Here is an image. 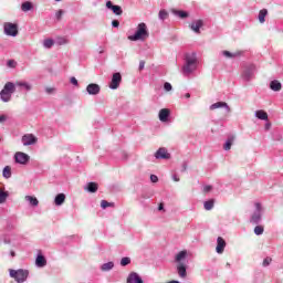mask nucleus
<instances>
[{
  "label": "nucleus",
  "instance_id": "nucleus-12",
  "mask_svg": "<svg viewBox=\"0 0 283 283\" xmlns=\"http://www.w3.org/2000/svg\"><path fill=\"white\" fill-rule=\"evenodd\" d=\"M86 92L91 96H96V95L101 94V86L98 84H94V83L88 84L86 86Z\"/></svg>",
  "mask_w": 283,
  "mask_h": 283
},
{
  "label": "nucleus",
  "instance_id": "nucleus-45",
  "mask_svg": "<svg viewBox=\"0 0 283 283\" xmlns=\"http://www.w3.org/2000/svg\"><path fill=\"white\" fill-rule=\"evenodd\" d=\"M45 92H46V94H54V92H56V88H54V87H46Z\"/></svg>",
  "mask_w": 283,
  "mask_h": 283
},
{
  "label": "nucleus",
  "instance_id": "nucleus-60",
  "mask_svg": "<svg viewBox=\"0 0 283 283\" xmlns=\"http://www.w3.org/2000/svg\"><path fill=\"white\" fill-rule=\"evenodd\" d=\"M55 1H57V2H59V1H61V0H55Z\"/></svg>",
  "mask_w": 283,
  "mask_h": 283
},
{
  "label": "nucleus",
  "instance_id": "nucleus-35",
  "mask_svg": "<svg viewBox=\"0 0 283 283\" xmlns=\"http://www.w3.org/2000/svg\"><path fill=\"white\" fill-rule=\"evenodd\" d=\"M52 45H54V40L52 39H46L43 42V46L46 48L48 50H50V48H52Z\"/></svg>",
  "mask_w": 283,
  "mask_h": 283
},
{
  "label": "nucleus",
  "instance_id": "nucleus-15",
  "mask_svg": "<svg viewBox=\"0 0 283 283\" xmlns=\"http://www.w3.org/2000/svg\"><path fill=\"white\" fill-rule=\"evenodd\" d=\"M226 247H227V241H224V239H222V237H218L217 248H216L217 253H219V254L224 253Z\"/></svg>",
  "mask_w": 283,
  "mask_h": 283
},
{
  "label": "nucleus",
  "instance_id": "nucleus-37",
  "mask_svg": "<svg viewBox=\"0 0 283 283\" xmlns=\"http://www.w3.org/2000/svg\"><path fill=\"white\" fill-rule=\"evenodd\" d=\"M127 264H132V259H129V256H124V258L120 260V265H122V266H127Z\"/></svg>",
  "mask_w": 283,
  "mask_h": 283
},
{
  "label": "nucleus",
  "instance_id": "nucleus-4",
  "mask_svg": "<svg viewBox=\"0 0 283 283\" xmlns=\"http://www.w3.org/2000/svg\"><path fill=\"white\" fill-rule=\"evenodd\" d=\"M14 92H17L14 83L7 82L4 84V87L0 92V99L3 103H10V101H12V94H14Z\"/></svg>",
  "mask_w": 283,
  "mask_h": 283
},
{
  "label": "nucleus",
  "instance_id": "nucleus-11",
  "mask_svg": "<svg viewBox=\"0 0 283 283\" xmlns=\"http://www.w3.org/2000/svg\"><path fill=\"white\" fill-rule=\"evenodd\" d=\"M15 158V163H18L19 165H28V163L30 161V156L25 153H17L14 155Z\"/></svg>",
  "mask_w": 283,
  "mask_h": 283
},
{
  "label": "nucleus",
  "instance_id": "nucleus-40",
  "mask_svg": "<svg viewBox=\"0 0 283 283\" xmlns=\"http://www.w3.org/2000/svg\"><path fill=\"white\" fill-rule=\"evenodd\" d=\"M168 15H169V13H167V11H165V10L159 11V19L161 21H165V19H167Z\"/></svg>",
  "mask_w": 283,
  "mask_h": 283
},
{
  "label": "nucleus",
  "instance_id": "nucleus-38",
  "mask_svg": "<svg viewBox=\"0 0 283 283\" xmlns=\"http://www.w3.org/2000/svg\"><path fill=\"white\" fill-rule=\"evenodd\" d=\"M102 209H107V207H114V202H108L107 200L101 201Z\"/></svg>",
  "mask_w": 283,
  "mask_h": 283
},
{
  "label": "nucleus",
  "instance_id": "nucleus-18",
  "mask_svg": "<svg viewBox=\"0 0 283 283\" xmlns=\"http://www.w3.org/2000/svg\"><path fill=\"white\" fill-rule=\"evenodd\" d=\"M205 25V22L202 20H196L190 24V29L192 32H196V34H200V28Z\"/></svg>",
  "mask_w": 283,
  "mask_h": 283
},
{
  "label": "nucleus",
  "instance_id": "nucleus-25",
  "mask_svg": "<svg viewBox=\"0 0 283 283\" xmlns=\"http://www.w3.org/2000/svg\"><path fill=\"white\" fill-rule=\"evenodd\" d=\"M63 202H65V193L56 195V197L54 199V203L56 205V207H61V205H63Z\"/></svg>",
  "mask_w": 283,
  "mask_h": 283
},
{
  "label": "nucleus",
  "instance_id": "nucleus-53",
  "mask_svg": "<svg viewBox=\"0 0 283 283\" xmlns=\"http://www.w3.org/2000/svg\"><path fill=\"white\" fill-rule=\"evenodd\" d=\"M164 209H165V206H164L163 203H160V205L158 206V211H164Z\"/></svg>",
  "mask_w": 283,
  "mask_h": 283
},
{
  "label": "nucleus",
  "instance_id": "nucleus-24",
  "mask_svg": "<svg viewBox=\"0 0 283 283\" xmlns=\"http://www.w3.org/2000/svg\"><path fill=\"white\" fill-rule=\"evenodd\" d=\"M222 54H223V56H227V59H237V56H242L241 51H238V52H234V53H231L229 51H223Z\"/></svg>",
  "mask_w": 283,
  "mask_h": 283
},
{
  "label": "nucleus",
  "instance_id": "nucleus-50",
  "mask_svg": "<svg viewBox=\"0 0 283 283\" xmlns=\"http://www.w3.org/2000/svg\"><path fill=\"white\" fill-rule=\"evenodd\" d=\"M211 189H212L211 186H205V187H203V191H205L206 193H209V191H211Z\"/></svg>",
  "mask_w": 283,
  "mask_h": 283
},
{
  "label": "nucleus",
  "instance_id": "nucleus-31",
  "mask_svg": "<svg viewBox=\"0 0 283 283\" xmlns=\"http://www.w3.org/2000/svg\"><path fill=\"white\" fill-rule=\"evenodd\" d=\"M213 205H216V201L213 199H210L208 201H205L203 207L206 211H211V209H213Z\"/></svg>",
  "mask_w": 283,
  "mask_h": 283
},
{
  "label": "nucleus",
  "instance_id": "nucleus-26",
  "mask_svg": "<svg viewBox=\"0 0 283 283\" xmlns=\"http://www.w3.org/2000/svg\"><path fill=\"white\" fill-rule=\"evenodd\" d=\"M255 116L259 120H269V114L264 111H256Z\"/></svg>",
  "mask_w": 283,
  "mask_h": 283
},
{
  "label": "nucleus",
  "instance_id": "nucleus-41",
  "mask_svg": "<svg viewBox=\"0 0 283 283\" xmlns=\"http://www.w3.org/2000/svg\"><path fill=\"white\" fill-rule=\"evenodd\" d=\"M63 14H64L63 9H60V10L55 13V17H56L57 21H61V19H63Z\"/></svg>",
  "mask_w": 283,
  "mask_h": 283
},
{
  "label": "nucleus",
  "instance_id": "nucleus-47",
  "mask_svg": "<svg viewBox=\"0 0 283 283\" xmlns=\"http://www.w3.org/2000/svg\"><path fill=\"white\" fill-rule=\"evenodd\" d=\"M8 120V115H0V123H6Z\"/></svg>",
  "mask_w": 283,
  "mask_h": 283
},
{
  "label": "nucleus",
  "instance_id": "nucleus-58",
  "mask_svg": "<svg viewBox=\"0 0 283 283\" xmlns=\"http://www.w3.org/2000/svg\"><path fill=\"white\" fill-rule=\"evenodd\" d=\"M168 283H180L179 281H176V280H172V281H170V282H168Z\"/></svg>",
  "mask_w": 283,
  "mask_h": 283
},
{
  "label": "nucleus",
  "instance_id": "nucleus-33",
  "mask_svg": "<svg viewBox=\"0 0 283 283\" xmlns=\"http://www.w3.org/2000/svg\"><path fill=\"white\" fill-rule=\"evenodd\" d=\"M102 271H112L114 269V262L109 261L107 263L102 264Z\"/></svg>",
  "mask_w": 283,
  "mask_h": 283
},
{
  "label": "nucleus",
  "instance_id": "nucleus-19",
  "mask_svg": "<svg viewBox=\"0 0 283 283\" xmlns=\"http://www.w3.org/2000/svg\"><path fill=\"white\" fill-rule=\"evenodd\" d=\"M169 114H171V112L169 111V108H163L159 111V120L161 123H167V120H169Z\"/></svg>",
  "mask_w": 283,
  "mask_h": 283
},
{
  "label": "nucleus",
  "instance_id": "nucleus-8",
  "mask_svg": "<svg viewBox=\"0 0 283 283\" xmlns=\"http://www.w3.org/2000/svg\"><path fill=\"white\" fill-rule=\"evenodd\" d=\"M253 74H255V65L250 64L243 70V73H242L243 81H251V78H253Z\"/></svg>",
  "mask_w": 283,
  "mask_h": 283
},
{
  "label": "nucleus",
  "instance_id": "nucleus-51",
  "mask_svg": "<svg viewBox=\"0 0 283 283\" xmlns=\"http://www.w3.org/2000/svg\"><path fill=\"white\" fill-rule=\"evenodd\" d=\"M145 70V61L139 62V71Z\"/></svg>",
  "mask_w": 283,
  "mask_h": 283
},
{
  "label": "nucleus",
  "instance_id": "nucleus-56",
  "mask_svg": "<svg viewBox=\"0 0 283 283\" xmlns=\"http://www.w3.org/2000/svg\"><path fill=\"white\" fill-rule=\"evenodd\" d=\"M265 129L266 130L271 129V124H265Z\"/></svg>",
  "mask_w": 283,
  "mask_h": 283
},
{
  "label": "nucleus",
  "instance_id": "nucleus-6",
  "mask_svg": "<svg viewBox=\"0 0 283 283\" xmlns=\"http://www.w3.org/2000/svg\"><path fill=\"white\" fill-rule=\"evenodd\" d=\"M254 207H255V211L252 213L250 218V223L260 224L262 222V211H264V209L262 208V203L260 202H255Z\"/></svg>",
  "mask_w": 283,
  "mask_h": 283
},
{
  "label": "nucleus",
  "instance_id": "nucleus-30",
  "mask_svg": "<svg viewBox=\"0 0 283 283\" xmlns=\"http://www.w3.org/2000/svg\"><path fill=\"white\" fill-rule=\"evenodd\" d=\"M3 178H12V168L10 166H6L2 171Z\"/></svg>",
  "mask_w": 283,
  "mask_h": 283
},
{
  "label": "nucleus",
  "instance_id": "nucleus-3",
  "mask_svg": "<svg viewBox=\"0 0 283 283\" xmlns=\"http://www.w3.org/2000/svg\"><path fill=\"white\" fill-rule=\"evenodd\" d=\"M145 39H149V31L147 30V24L142 22L137 25V30L135 34L129 35V41H145Z\"/></svg>",
  "mask_w": 283,
  "mask_h": 283
},
{
  "label": "nucleus",
  "instance_id": "nucleus-29",
  "mask_svg": "<svg viewBox=\"0 0 283 283\" xmlns=\"http://www.w3.org/2000/svg\"><path fill=\"white\" fill-rule=\"evenodd\" d=\"M233 140H235V137H233V136H230V137L227 139L226 144L223 145V149H224L226 151H229V150L231 149V146L233 145Z\"/></svg>",
  "mask_w": 283,
  "mask_h": 283
},
{
  "label": "nucleus",
  "instance_id": "nucleus-9",
  "mask_svg": "<svg viewBox=\"0 0 283 283\" xmlns=\"http://www.w3.org/2000/svg\"><path fill=\"white\" fill-rule=\"evenodd\" d=\"M123 81V75L120 73H114L109 84L111 90H118L120 87V82Z\"/></svg>",
  "mask_w": 283,
  "mask_h": 283
},
{
  "label": "nucleus",
  "instance_id": "nucleus-10",
  "mask_svg": "<svg viewBox=\"0 0 283 283\" xmlns=\"http://www.w3.org/2000/svg\"><path fill=\"white\" fill-rule=\"evenodd\" d=\"M155 158L157 160H169V158H171V154L167 151V148L161 147L155 153Z\"/></svg>",
  "mask_w": 283,
  "mask_h": 283
},
{
  "label": "nucleus",
  "instance_id": "nucleus-49",
  "mask_svg": "<svg viewBox=\"0 0 283 283\" xmlns=\"http://www.w3.org/2000/svg\"><path fill=\"white\" fill-rule=\"evenodd\" d=\"M72 85H78V80L76 77H71Z\"/></svg>",
  "mask_w": 283,
  "mask_h": 283
},
{
  "label": "nucleus",
  "instance_id": "nucleus-39",
  "mask_svg": "<svg viewBox=\"0 0 283 283\" xmlns=\"http://www.w3.org/2000/svg\"><path fill=\"white\" fill-rule=\"evenodd\" d=\"M254 233H255V235H262V233H264V227H262V226H256V227L254 228Z\"/></svg>",
  "mask_w": 283,
  "mask_h": 283
},
{
  "label": "nucleus",
  "instance_id": "nucleus-46",
  "mask_svg": "<svg viewBox=\"0 0 283 283\" xmlns=\"http://www.w3.org/2000/svg\"><path fill=\"white\" fill-rule=\"evenodd\" d=\"M112 25L113 28H118L120 25V22L118 20H113Z\"/></svg>",
  "mask_w": 283,
  "mask_h": 283
},
{
  "label": "nucleus",
  "instance_id": "nucleus-44",
  "mask_svg": "<svg viewBox=\"0 0 283 283\" xmlns=\"http://www.w3.org/2000/svg\"><path fill=\"white\" fill-rule=\"evenodd\" d=\"M8 67H17V62L14 60H9L7 62Z\"/></svg>",
  "mask_w": 283,
  "mask_h": 283
},
{
  "label": "nucleus",
  "instance_id": "nucleus-59",
  "mask_svg": "<svg viewBox=\"0 0 283 283\" xmlns=\"http://www.w3.org/2000/svg\"><path fill=\"white\" fill-rule=\"evenodd\" d=\"M103 52H104L103 48H99V54H103Z\"/></svg>",
  "mask_w": 283,
  "mask_h": 283
},
{
  "label": "nucleus",
  "instance_id": "nucleus-36",
  "mask_svg": "<svg viewBox=\"0 0 283 283\" xmlns=\"http://www.w3.org/2000/svg\"><path fill=\"white\" fill-rule=\"evenodd\" d=\"M175 14L179 17V19H187V17H189V13H187V11H175Z\"/></svg>",
  "mask_w": 283,
  "mask_h": 283
},
{
  "label": "nucleus",
  "instance_id": "nucleus-54",
  "mask_svg": "<svg viewBox=\"0 0 283 283\" xmlns=\"http://www.w3.org/2000/svg\"><path fill=\"white\" fill-rule=\"evenodd\" d=\"M181 171H187V163H184V164H182V169H181Z\"/></svg>",
  "mask_w": 283,
  "mask_h": 283
},
{
  "label": "nucleus",
  "instance_id": "nucleus-1",
  "mask_svg": "<svg viewBox=\"0 0 283 283\" xmlns=\"http://www.w3.org/2000/svg\"><path fill=\"white\" fill-rule=\"evenodd\" d=\"M185 65L182 66L184 76H189V74H193L198 67V57H196V53H187L185 56Z\"/></svg>",
  "mask_w": 283,
  "mask_h": 283
},
{
  "label": "nucleus",
  "instance_id": "nucleus-34",
  "mask_svg": "<svg viewBox=\"0 0 283 283\" xmlns=\"http://www.w3.org/2000/svg\"><path fill=\"white\" fill-rule=\"evenodd\" d=\"M9 196L10 193H8V191L0 190V205H3Z\"/></svg>",
  "mask_w": 283,
  "mask_h": 283
},
{
  "label": "nucleus",
  "instance_id": "nucleus-55",
  "mask_svg": "<svg viewBox=\"0 0 283 283\" xmlns=\"http://www.w3.org/2000/svg\"><path fill=\"white\" fill-rule=\"evenodd\" d=\"M185 98H191V94L186 93V94H185Z\"/></svg>",
  "mask_w": 283,
  "mask_h": 283
},
{
  "label": "nucleus",
  "instance_id": "nucleus-13",
  "mask_svg": "<svg viewBox=\"0 0 283 283\" xmlns=\"http://www.w3.org/2000/svg\"><path fill=\"white\" fill-rule=\"evenodd\" d=\"M227 111V114H231V107H229V104H227V102H217L212 105H210V109H220L222 108Z\"/></svg>",
  "mask_w": 283,
  "mask_h": 283
},
{
  "label": "nucleus",
  "instance_id": "nucleus-21",
  "mask_svg": "<svg viewBox=\"0 0 283 283\" xmlns=\"http://www.w3.org/2000/svg\"><path fill=\"white\" fill-rule=\"evenodd\" d=\"M15 87H20V90H24L25 92H30L32 90V84L28 82H15Z\"/></svg>",
  "mask_w": 283,
  "mask_h": 283
},
{
  "label": "nucleus",
  "instance_id": "nucleus-16",
  "mask_svg": "<svg viewBox=\"0 0 283 283\" xmlns=\"http://www.w3.org/2000/svg\"><path fill=\"white\" fill-rule=\"evenodd\" d=\"M22 143H23L24 147L34 145V143H36V137H34V135H32V134L24 135L22 137Z\"/></svg>",
  "mask_w": 283,
  "mask_h": 283
},
{
  "label": "nucleus",
  "instance_id": "nucleus-17",
  "mask_svg": "<svg viewBox=\"0 0 283 283\" xmlns=\"http://www.w3.org/2000/svg\"><path fill=\"white\" fill-rule=\"evenodd\" d=\"M126 283H145V282L143 281V277L138 275V273L132 272L128 275Z\"/></svg>",
  "mask_w": 283,
  "mask_h": 283
},
{
  "label": "nucleus",
  "instance_id": "nucleus-48",
  "mask_svg": "<svg viewBox=\"0 0 283 283\" xmlns=\"http://www.w3.org/2000/svg\"><path fill=\"white\" fill-rule=\"evenodd\" d=\"M150 180H151V182H158V176L150 175Z\"/></svg>",
  "mask_w": 283,
  "mask_h": 283
},
{
  "label": "nucleus",
  "instance_id": "nucleus-52",
  "mask_svg": "<svg viewBox=\"0 0 283 283\" xmlns=\"http://www.w3.org/2000/svg\"><path fill=\"white\" fill-rule=\"evenodd\" d=\"M172 180H175V182H180V178L178 177V175H174Z\"/></svg>",
  "mask_w": 283,
  "mask_h": 283
},
{
  "label": "nucleus",
  "instance_id": "nucleus-43",
  "mask_svg": "<svg viewBox=\"0 0 283 283\" xmlns=\"http://www.w3.org/2000/svg\"><path fill=\"white\" fill-rule=\"evenodd\" d=\"M271 262H273V259H271V258H265L264 260H263V266H269L270 264H271Z\"/></svg>",
  "mask_w": 283,
  "mask_h": 283
},
{
  "label": "nucleus",
  "instance_id": "nucleus-23",
  "mask_svg": "<svg viewBox=\"0 0 283 283\" xmlns=\"http://www.w3.org/2000/svg\"><path fill=\"white\" fill-rule=\"evenodd\" d=\"M35 264H36V266L43 268V266H45V264H48V260H45V256L40 254L35 259Z\"/></svg>",
  "mask_w": 283,
  "mask_h": 283
},
{
  "label": "nucleus",
  "instance_id": "nucleus-32",
  "mask_svg": "<svg viewBox=\"0 0 283 283\" xmlns=\"http://www.w3.org/2000/svg\"><path fill=\"white\" fill-rule=\"evenodd\" d=\"M266 14H269V11L266 9H263L259 12V21L260 23H264Z\"/></svg>",
  "mask_w": 283,
  "mask_h": 283
},
{
  "label": "nucleus",
  "instance_id": "nucleus-28",
  "mask_svg": "<svg viewBox=\"0 0 283 283\" xmlns=\"http://www.w3.org/2000/svg\"><path fill=\"white\" fill-rule=\"evenodd\" d=\"M27 202H30L31 207H39V199L32 196H25Z\"/></svg>",
  "mask_w": 283,
  "mask_h": 283
},
{
  "label": "nucleus",
  "instance_id": "nucleus-27",
  "mask_svg": "<svg viewBox=\"0 0 283 283\" xmlns=\"http://www.w3.org/2000/svg\"><path fill=\"white\" fill-rule=\"evenodd\" d=\"M34 6L30 1H25L21 4L22 12H30V10H32Z\"/></svg>",
  "mask_w": 283,
  "mask_h": 283
},
{
  "label": "nucleus",
  "instance_id": "nucleus-57",
  "mask_svg": "<svg viewBox=\"0 0 283 283\" xmlns=\"http://www.w3.org/2000/svg\"><path fill=\"white\" fill-rule=\"evenodd\" d=\"M10 255H11V258H14L17 255V253L14 251H11Z\"/></svg>",
  "mask_w": 283,
  "mask_h": 283
},
{
  "label": "nucleus",
  "instance_id": "nucleus-5",
  "mask_svg": "<svg viewBox=\"0 0 283 283\" xmlns=\"http://www.w3.org/2000/svg\"><path fill=\"white\" fill-rule=\"evenodd\" d=\"M10 277H13L15 282L23 283L28 280V276L30 275V271L19 269V270H9Z\"/></svg>",
  "mask_w": 283,
  "mask_h": 283
},
{
  "label": "nucleus",
  "instance_id": "nucleus-7",
  "mask_svg": "<svg viewBox=\"0 0 283 283\" xmlns=\"http://www.w3.org/2000/svg\"><path fill=\"white\" fill-rule=\"evenodd\" d=\"M4 28V34H7V36H17L19 34V25L14 24L12 22H6L3 24Z\"/></svg>",
  "mask_w": 283,
  "mask_h": 283
},
{
  "label": "nucleus",
  "instance_id": "nucleus-42",
  "mask_svg": "<svg viewBox=\"0 0 283 283\" xmlns=\"http://www.w3.org/2000/svg\"><path fill=\"white\" fill-rule=\"evenodd\" d=\"M164 90H165L166 92H171V90H172L171 83L166 82V83L164 84Z\"/></svg>",
  "mask_w": 283,
  "mask_h": 283
},
{
  "label": "nucleus",
  "instance_id": "nucleus-2",
  "mask_svg": "<svg viewBox=\"0 0 283 283\" xmlns=\"http://www.w3.org/2000/svg\"><path fill=\"white\" fill-rule=\"evenodd\" d=\"M187 258V251H180L175 256V262H177V273L181 280L187 279V264L182 262V260H186Z\"/></svg>",
  "mask_w": 283,
  "mask_h": 283
},
{
  "label": "nucleus",
  "instance_id": "nucleus-14",
  "mask_svg": "<svg viewBox=\"0 0 283 283\" xmlns=\"http://www.w3.org/2000/svg\"><path fill=\"white\" fill-rule=\"evenodd\" d=\"M106 8L108 10H112L114 14H117V17H120V14H123V8H120V6L113 4L112 1L106 2Z\"/></svg>",
  "mask_w": 283,
  "mask_h": 283
},
{
  "label": "nucleus",
  "instance_id": "nucleus-20",
  "mask_svg": "<svg viewBox=\"0 0 283 283\" xmlns=\"http://www.w3.org/2000/svg\"><path fill=\"white\" fill-rule=\"evenodd\" d=\"M85 191H88V193H96L98 191V184L96 182H88L84 187Z\"/></svg>",
  "mask_w": 283,
  "mask_h": 283
},
{
  "label": "nucleus",
  "instance_id": "nucleus-22",
  "mask_svg": "<svg viewBox=\"0 0 283 283\" xmlns=\"http://www.w3.org/2000/svg\"><path fill=\"white\" fill-rule=\"evenodd\" d=\"M270 88L273 92H280V90H282V83H280L277 80H274L270 83Z\"/></svg>",
  "mask_w": 283,
  "mask_h": 283
}]
</instances>
